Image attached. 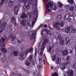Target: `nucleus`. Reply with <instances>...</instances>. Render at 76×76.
<instances>
[{"label":"nucleus","instance_id":"obj_57","mask_svg":"<svg viewBox=\"0 0 76 76\" xmlns=\"http://www.w3.org/2000/svg\"><path fill=\"white\" fill-rule=\"evenodd\" d=\"M42 26V24H41L40 27H41V26Z\"/></svg>","mask_w":76,"mask_h":76},{"label":"nucleus","instance_id":"obj_23","mask_svg":"<svg viewBox=\"0 0 76 76\" xmlns=\"http://www.w3.org/2000/svg\"><path fill=\"white\" fill-rule=\"evenodd\" d=\"M65 32L66 33H69L70 32V29L69 28H67L65 29Z\"/></svg>","mask_w":76,"mask_h":76},{"label":"nucleus","instance_id":"obj_44","mask_svg":"<svg viewBox=\"0 0 76 76\" xmlns=\"http://www.w3.org/2000/svg\"><path fill=\"white\" fill-rule=\"evenodd\" d=\"M31 13L30 12H29L28 13V15H29V17H31Z\"/></svg>","mask_w":76,"mask_h":76},{"label":"nucleus","instance_id":"obj_17","mask_svg":"<svg viewBox=\"0 0 76 76\" xmlns=\"http://www.w3.org/2000/svg\"><path fill=\"white\" fill-rule=\"evenodd\" d=\"M14 3V0H10L9 1V4L10 6H13Z\"/></svg>","mask_w":76,"mask_h":76},{"label":"nucleus","instance_id":"obj_51","mask_svg":"<svg viewBox=\"0 0 76 76\" xmlns=\"http://www.w3.org/2000/svg\"><path fill=\"white\" fill-rule=\"evenodd\" d=\"M26 72L27 73H29V71H28V70H27V71H26Z\"/></svg>","mask_w":76,"mask_h":76},{"label":"nucleus","instance_id":"obj_8","mask_svg":"<svg viewBox=\"0 0 76 76\" xmlns=\"http://www.w3.org/2000/svg\"><path fill=\"white\" fill-rule=\"evenodd\" d=\"M73 71L72 70H70L68 71L67 73L65 74L64 76H73Z\"/></svg>","mask_w":76,"mask_h":76},{"label":"nucleus","instance_id":"obj_41","mask_svg":"<svg viewBox=\"0 0 76 76\" xmlns=\"http://www.w3.org/2000/svg\"><path fill=\"white\" fill-rule=\"evenodd\" d=\"M48 51L49 52H50V51H51V47H49V49L48 50Z\"/></svg>","mask_w":76,"mask_h":76},{"label":"nucleus","instance_id":"obj_6","mask_svg":"<svg viewBox=\"0 0 76 76\" xmlns=\"http://www.w3.org/2000/svg\"><path fill=\"white\" fill-rule=\"evenodd\" d=\"M47 42H48V40L47 39H45L44 40L41 48V50H42V51H44V50L45 46L44 45H45V44H47Z\"/></svg>","mask_w":76,"mask_h":76},{"label":"nucleus","instance_id":"obj_20","mask_svg":"<svg viewBox=\"0 0 76 76\" xmlns=\"http://www.w3.org/2000/svg\"><path fill=\"white\" fill-rule=\"evenodd\" d=\"M32 55H30L29 57L28 58V61H32Z\"/></svg>","mask_w":76,"mask_h":76},{"label":"nucleus","instance_id":"obj_9","mask_svg":"<svg viewBox=\"0 0 76 76\" xmlns=\"http://www.w3.org/2000/svg\"><path fill=\"white\" fill-rule=\"evenodd\" d=\"M60 23L58 22H56L54 24V26L55 29H56L57 30H60Z\"/></svg>","mask_w":76,"mask_h":76},{"label":"nucleus","instance_id":"obj_2","mask_svg":"<svg viewBox=\"0 0 76 76\" xmlns=\"http://www.w3.org/2000/svg\"><path fill=\"white\" fill-rule=\"evenodd\" d=\"M30 22L28 21H25L22 20L20 21V25L23 26H31Z\"/></svg>","mask_w":76,"mask_h":76},{"label":"nucleus","instance_id":"obj_60","mask_svg":"<svg viewBox=\"0 0 76 76\" xmlns=\"http://www.w3.org/2000/svg\"><path fill=\"white\" fill-rule=\"evenodd\" d=\"M34 40L35 39V38H34Z\"/></svg>","mask_w":76,"mask_h":76},{"label":"nucleus","instance_id":"obj_15","mask_svg":"<svg viewBox=\"0 0 76 76\" xmlns=\"http://www.w3.org/2000/svg\"><path fill=\"white\" fill-rule=\"evenodd\" d=\"M62 53L63 56L67 55L68 54V51L67 50H64L62 51Z\"/></svg>","mask_w":76,"mask_h":76},{"label":"nucleus","instance_id":"obj_39","mask_svg":"<svg viewBox=\"0 0 76 76\" xmlns=\"http://www.w3.org/2000/svg\"><path fill=\"white\" fill-rule=\"evenodd\" d=\"M44 29H43L42 30V31H41V35H43V32H44Z\"/></svg>","mask_w":76,"mask_h":76},{"label":"nucleus","instance_id":"obj_56","mask_svg":"<svg viewBox=\"0 0 76 76\" xmlns=\"http://www.w3.org/2000/svg\"><path fill=\"white\" fill-rule=\"evenodd\" d=\"M41 28V27H40V26L39 27V28H37L38 29H39V28Z\"/></svg>","mask_w":76,"mask_h":76},{"label":"nucleus","instance_id":"obj_40","mask_svg":"<svg viewBox=\"0 0 76 76\" xmlns=\"http://www.w3.org/2000/svg\"><path fill=\"white\" fill-rule=\"evenodd\" d=\"M29 4H32V0H31L29 2Z\"/></svg>","mask_w":76,"mask_h":76},{"label":"nucleus","instance_id":"obj_19","mask_svg":"<svg viewBox=\"0 0 76 76\" xmlns=\"http://www.w3.org/2000/svg\"><path fill=\"white\" fill-rule=\"evenodd\" d=\"M24 53L23 52L21 53L20 55V56L22 58L21 59V60H23L25 59V58L23 57V56H24Z\"/></svg>","mask_w":76,"mask_h":76},{"label":"nucleus","instance_id":"obj_12","mask_svg":"<svg viewBox=\"0 0 76 76\" xmlns=\"http://www.w3.org/2000/svg\"><path fill=\"white\" fill-rule=\"evenodd\" d=\"M20 5H19V6L18 7H15L14 10V13L15 15H17L19 11V8H20Z\"/></svg>","mask_w":76,"mask_h":76},{"label":"nucleus","instance_id":"obj_36","mask_svg":"<svg viewBox=\"0 0 76 76\" xmlns=\"http://www.w3.org/2000/svg\"><path fill=\"white\" fill-rule=\"evenodd\" d=\"M63 6V4L61 2H59L58 3V7H61Z\"/></svg>","mask_w":76,"mask_h":76},{"label":"nucleus","instance_id":"obj_26","mask_svg":"<svg viewBox=\"0 0 76 76\" xmlns=\"http://www.w3.org/2000/svg\"><path fill=\"white\" fill-rule=\"evenodd\" d=\"M68 2L69 3L71 4H73V3H74V1L73 0H68Z\"/></svg>","mask_w":76,"mask_h":76},{"label":"nucleus","instance_id":"obj_48","mask_svg":"<svg viewBox=\"0 0 76 76\" xmlns=\"http://www.w3.org/2000/svg\"><path fill=\"white\" fill-rule=\"evenodd\" d=\"M70 53H73V51L71 50L70 51Z\"/></svg>","mask_w":76,"mask_h":76},{"label":"nucleus","instance_id":"obj_16","mask_svg":"<svg viewBox=\"0 0 76 76\" xmlns=\"http://www.w3.org/2000/svg\"><path fill=\"white\" fill-rule=\"evenodd\" d=\"M1 51L2 52H3V53H7V50L5 48H1Z\"/></svg>","mask_w":76,"mask_h":76},{"label":"nucleus","instance_id":"obj_24","mask_svg":"<svg viewBox=\"0 0 76 76\" xmlns=\"http://www.w3.org/2000/svg\"><path fill=\"white\" fill-rule=\"evenodd\" d=\"M74 9H75V6H72L69 8V10L70 11H73L74 10Z\"/></svg>","mask_w":76,"mask_h":76},{"label":"nucleus","instance_id":"obj_28","mask_svg":"<svg viewBox=\"0 0 76 76\" xmlns=\"http://www.w3.org/2000/svg\"><path fill=\"white\" fill-rule=\"evenodd\" d=\"M61 58L57 57L56 58V62L57 63H60Z\"/></svg>","mask_w":76,"mask_h":76},{"label":"nucleus","instance_id":"obj_13","mask_svg":"<svg viewBox=\"0 0 76 76\" xmlns=\"http://www.w3.org/2000/svg\"><path fill=\"white\" fill-rule=\"evenodd\" d=\"M30 9H31V7H30L29 4H27L26 6H24L23 7L24 10L25 11H27V10H28Z\"/></svg>","mask_w":76,"mask_h":76},{"label":"nucleus","instance_id":"obj_35","mask_svg":"<svg viewBox=\"0 0 76 76\" xmlns=\"http://www.w3.org/2000/svg\"><path fill=\"white\" fill-rule=\"evenodd\" d=\"M76 32V30L73 29V28H72V29H71V32H72V33H73V34L75 33V32Z\"/></svg>","mask_w":76,"mask_h":76},{"label":"nucleus","instance_id":"obj_11","mask_svg":"<svg viewBox=\"0 0 76 76\" xmlns=\"http://www.w3.org/2000/svg\"><path fill=\"white\" fill-rule=\"evenodd\" d=\"M30 52V53H32L33 52V49L32 48H31V49H27L25 51V54L27 55Z\"/></svg>","mask_w":76,"mask_h":76},{"label":"nucleus","instance_id":"obj_45","mask_svg":"<svg viewBox=\"0 0 76 76\" xmlns=\"http://www.w3.org/2000/svg\"><path fill=\"white\" fill-rule=\"evenodd\" d=\"M21 2H25V0H21Z\"/></svg>","mask_w":76,"mask_h":76},{"label":"nucleus","instance_id":"obj_34","mask_svg":"<svg viewBox=\"0 0 76 76\" xmlns=\"http://www.w3.org/2000/svg\"><path fill=\"white\" fill-rule=\"evenodd\" d=\"M64 25V22H61L60 23V26L61 27H63Z\"/></svg>","mask_w":76,"mask_h":76},{"label":"nucleus","instance_id":"obj_64","mask_svg":"<svg viewBox=\"0 0 76 76\" xmlns=\"http://www.w3.org/2000/svg\"><path fill=\"white\" fill-rule=\"evenodd\" d=\"M23 48H22V49Z\"/></svg>","mask_w":76,"mask_h":76},{"label":"nucleus","instance_id":"obj_38","mask_svg":"<svg viewBox=\"0 0 76 76\" xmlns=\"http://www.w3.org/2000/svg\"><path fill=\"white\" fill-rule=\"evenodd\" d=\"M73 69H75V68H76V63L73 64Z\"/></svg>","mask_w":76,"mask_h":76},{"label":"nucleus","instance_id":"obj_59","mask_svg":"<svg viewBox=\"0 0 76 76\" xmlns=\"http://www.w3.org/2000/svg\"><path fill=\"white\" fill-rule=\"evenodd\" d=\"M49 28H50V29H51V28H52L51 27H50Z\"/></svg>","mask_w":76,"mask_h":76},{"label":"nucleus","instance_id":"obj_3","mask_svg":"<svg viewBox=\"0 0 76 76\" xmlns=\"http://www.w3.org/2000/svg\"><path fill=\"white\" fill-rule=\"evenodd\" d=\"M70 15L69 13H68L65 15L64 16V19L65 20H68V19H70L69 18L70 16H71V17H75V14L73 12H71L70 13Z\"/></svg>","mask_w":76,"mask_h":76},{"label":"nucleus","instance_id":"obj_27","mask_svg":"<svg viewBox=\"0 0 76 76\" xmlns=\"http://www.w3.org/2000/svg\"><path fill=\"white\" fill-rule=\"evenodd\" d=\"M35 34H32L30 36V39H33L34 38V36Z\"/></svg>","mask_w":76,"mask_h":76},{"label":"nucleus","instance_id":"obj_46","mask_svg":"<svg viewBox=\"0 0 76 76\" xmlns=\"http://www.w3.org/2000/svg\"><path fill=\"white\" fill-rule=\"evenodd\" d=\"M42 54H43V52H42L40 53V54L41 56H42Z\"/></svg>","mask_w":76,"mask_h":76},{"label":"nucleus","instance_id":"obj_22","mask_svg":"<svg viewBox=\"0 0 76 76\" xmlns=\"http://www.w3.org/2000/svg\"><path fill=\"white\" fill-rule=\"evenodd\" d=\"M12 35V34H11L10 35L9 37L10 38H12V41H13L15 40V38L14 37H13Z\"/></svg>","mask_w":76,"mask_h":76},{"label":"nucleus","instance_id":"obj_29","mask_svg":"<svg viewBox=\"0 0 76 76\" xmlns=\"http://www.w3.org/2000/svg\"><path fill=\"white\" fill-rule=\"evenodd\" d=\"M51 76H58V74L57 73H54L52 74Z\"/></svg>","mask_w":76,"mask_h":76},{"label":"nucleus","instance_id":"obj_63","mask_svg":"<svg viewBox=\"0 0 76 76\" xmlns=\"http://www.w3.org/2000/svg\"><path fill=\"white\" fill-rule=\"evenodd\" d=\"M34 74H35V73H34Z\"/></svg>","mask_w":76,"mask_h":76},{"label":"nucleus","instance_id":"obj_61","mask_svg":"<svg viewBox=\"0 0 76 76\" xmlns=\"http://www.w3.org/2000/svg\"><path fill=\"white\" fill-rule=\"evenodd\" d=\"M25 4H26V2L25 3Z\"/></svg>","mask_w":76,"mask_h":76},{"label":"nucleus","instance_id":"obj_37","mask_svg":"<svg viewBox=\"0 0 76 76\" xmlns=\"http://www.w3.org/2000/svg\"><path fill=\"white\" fill-rule=\"evenodd\" d=\"M26 64L27 66H29V64H30V63L29 62H28L27 61H26Z\"/></svg>","mask_w":76,"mask_h":76},{"label":"nucleus","instance_id":"obj_54","mask_svg":"<svg viewBox=\"0 0 76 76\" xmlns=\"http://www.w3.org/2000/svg\"><path fill=\"white\" fill-rule=\"evenodd\" d=\"M34 23H35L34 22H33L32 25H34Z\"/></svg>","mask_w":76,"mask_h":76},{"label":"nucleus","instance_id":"obj_30","mask_svg":"<svg viewBox=\"0 0 76 76\" xmlns=\"http://www.w3.org/2000/svg\"><path fill=\"white\" fill-rule=\"evenodd\" d=\"M60 43L61 45H63L64 44V40H63L60 41Z\"/></svg>","mask_w":76,"mask_h":76},{"label":"nucleus","instance_id":"obj_49","mask_svg":"<svg viewBox=\"0 0 76 76\" xmlns=\"http://www.w3.org/2000/svg\"><path fill=\"white\" fill-rule=\"evenodd\" d=\"M18 42H21V41L19 40H18Z\"/></svg>","mask_w":76,"mask_h":76},{"label":"nucleus","instance_id":"obj_18","mask_svg":"<svg viewBox=\"0 0 76 76\" xmlns=\"http://www.w3.org/2000/svg\"><path fill=\"white\" fill-rule=\"evenodd\" d=\"M21 17L22 19H25L26 18H27L26 15H25V14L24 13L22 14L21 15Z\"/></svg>","mask_w":76,"mask_h":76},{"label":"nucleus","instance_id":"obj_32","mask_svg":"<svg viewBox=\"0 0 76 76\" xmlns=\"http://www.w3.org/2000/svg\"><path fill=\"white\" fill-rule=\"evenodd\" d=\"M56 55H54L53 57V58H52V60L54 61L55 60H56Z\"/></svg>","mask_w":76,"mask_h":76},{"label":"nucleus","instance_id":"obj_43","mask_svg":"<svg viewBox=\"0 0 76 76\" xmlns=\"http://www.w3.org/2000/svg\"><path fill=\"white\" fill-rule=\"evenodd\" d=\"M44 31H45V32H48V30L47 29H44Z\"/></svg>","mask_w":76,"mask_h":76},{"label":"nucleus","instance_id":"obj_31","mask_svg":"<svg viewBox=\"0 0 76 76\" xmlns=\"http://www.w3.org/2000/svg\"><path fill=\"white\" fill-rule=\"evenodd\" d=\"M58 39L60 40H61L63 39V37H61V35L59 34L58 36Z\"/></svg>","mask_w":76,"mask_h":76},{"label":"nucleus","instance_id":"obj_47","mask_svg":"<svg viewBox=\"0 0 76 76\" xmlns=\"http://www.w3.org/2000/svg\"><path fill=\"white\" fill-rule=\"evenodd\" d=\"M44 27H45V28H47V25H44Z\"/></svg>","mask_w":76,"mask_h":76},{"label":"nucleus","instance_id":"obj_62","mask_svg":"<svg viewBox=\"0 0 76 76\" xmlns=\"http://www.w3.org/2000/svg\"><path fill=\"white\" fill-rule=\"evenodd\" d=\"M1 55L0 54V56Z\"/></svg>","mask_w":76,"mask_h":76},{"label":"nucleus","instance_id":"obj_25","mask_svg":"<svg viewBox=\"0 0 76 76\" xmlns=\"http://www.w3.org/2000/svg\"><path fill=\"white\" fill-rule=\"evenodd\" d=\"M13 54L15 56H17L18 55V53L17 51H14L13 52Z\"/></svg>","mask_w":76,"mask_h":76},{"label":"nucleus","instance_id":"obj_14","mask_svg":"<svg viewBox=\"0 0 76 76\" xmlns=\"http://www.w3.org/2000/svg\"><path fill=\"white\" fill-rule=\"evenodd\" d=\"M11 22L12 23L14 24L15 26H17L16 23V19H15V17H13L11 19Z\"/></svg>","mask_w":76,"mask_h":76},{"label":"nucleus","instance_id":"obj_21","mask_svg":"<svg viewBox=\"0 0 76 76\" xmlns=\"http://www.w3.org/2000/svg\"><path fill=\"white\" fill-rule=\"evenodd\" d=\"M56 19L60 20V19H61V18H62V16L61 15H58L56 17Z\"/></svg>","mask_w":76,"mask_h":76},{"label":"nucleus","instance_id":"obj_58","mask_svg":"<svg viewBox=\"0 0 76 76\" xmlns=\"http://www.w3.org/2000/svg\"><path fill=\"white\" fill-rule=\"evenodd\" d=\"M43 61L44 62V63H45V60L44 59L43 60Z\"/></svg>","mask_w":76,"mask_h":76},{"label":"nucleus","instance_id":"obj_50","mask_svg":"<svg viewBox=\"0 0 76 76\" xmlns=\"http://www.w3.org/2000/svg\"><path fill=\"white\" fill-rule=\"evenodd\" d=\"M37 51H36L35 53V56H36V55H37Z\"/></svg>","mask_w":76,"mask_h":76},{"label":"nucleus","instance_id":"obj_52","mask_svg":"<svg viewBox=\"0 0 76 76\" xmlns=\"http://www.w3.org/2000/svg\"><path fill=\"white\" fill-rule=\"evenodd\" d=\"M48 0H45V2H47Z\"/></svg>","mask_w":76,"mask_h":76},{"label":"nucleus","instance_id":"obj_10","mask_svg":"<svg viewBox=\"0 0 76 76\" xmlns=\"http://www.w3.org/2000/svg\"><path fill=\"white\" fill-rule=\"evenodd\" d=\"M66 45H69L70 44V39L69 38V37H66Z\"/></svg>","mask_w":76,"mask_h":76},{"label":"nucleus","instance_id":"obj_53","mask_svg":"<svg viewBox=\"0 0 76 76\" xmlns=\"http://www.w3.org/2000/svg\"><path fill=\"white\" fill-rule=\"evenodd\" d=\"M2 10H0V12H2Z\"/></svg>","mask_w":76,"mask_h":76},{"label":"nucleus","instance_id":"obj_42","mask_svg":"<svg viewBox=\"0 0 76 76\" xmlns=\"http://www.w3.org/2000/svg\"><path fill=\"white\" fill-rule=\"evenodd\" d=\"M69 58H70V56H67V58H66V61L69 60Z\"/></svg>","mask_w":76,"mask_h":76},{"label":"nucleus","instance_id":"obj_4","mask_svg":"<svg viewBox=\"0 0 76 76\" xmlns=\"http://www.w3.org/2000/svg\"><path fill=\"white\" fill-rule=\"evenodd\" d=\"M6 40V37L5 36H3L1 38V42H0V45L1 47H5V45L4 44V41H5Z\"/></svg>","mask_w":76,"mask_h":76},{"label":"nucleus","instance_id":"obj_33","mask_svg":"<svg viewBox=\"0 0 76 76\" xmlns=\"http://www.w3.org/2000/svg\"><path fill=\"white\" fill-rule=\"evenodd\" d=\"M4 0H1L0 2V5H1L3 4L4 3Z\"/></svg>","mask_w":76,"mask_h":76},{"label":"nucleus","instance_id":"obj_1","mask_svg":"<svg viewBox=\"0 0 76 76\" xmlns=\"http://www.w3.org/2000/svg\"><path fill=\"white\" fill-rule=\"evenodd\" d=\"M46 9L48 10V12H47L48 14H50L51 12L50 9H51L52 7H53V10H56L57 9L56 6L55 5H53V2H49L48 3H46Z\"/></svg>","mask_w":76,"mask_h":76},{"label":"nucleus","instance_id":"obj_7","mask_svg":"<svg viewBox=\"0 0 76 76\" xmlns=\"http://www.w3.org/2000/svg\"><path fill=\"white\" fill-rule=\"evenodd\" d=\"M68 64H70V61H68L67 62L63 63L62 64V67H61V69H62V70H63L65 69V68H66V66H67Z\"/></svg>","mask_w":76,"mask_h":76},{"label":"nucleus","instance_id":"obj_5","mask_svg":"<svg viewBox=\"0 0 76 76\" xmlns=\"http://www.w3.org/2000/svg\"><path fill=\"white\" fill-rule=\"evenodd\" d=\"M37 4L35 5L34 6H33V8L35 9L34 10L33 12V15H36L35 16V18H34L35 20H37V18H38V14L37 13Z\"/></svg>","mask_w":76,"mask_h":76},{"label":"nucleus","instance_id":"obj_55","mask_svg":"<svg viewBox=\"0 0 76 76\" xmlns=\"http://www.w3.org/2000/svg\"><path fill=\"white\" fill-rule=\"evenodd\" d=\"M51 69H53V66H51Z\"/></svg>","mask_w":76,"mask_h":76}]
</instances>
